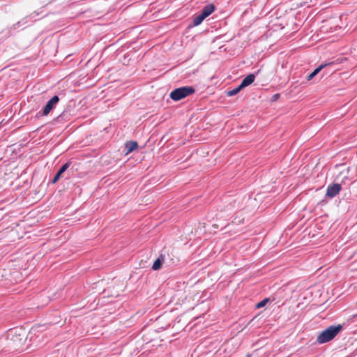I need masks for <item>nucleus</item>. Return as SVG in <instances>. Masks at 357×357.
Returning <instances> with one entry per match:
<instances>
[{
	"mask_svg": "<svg viewBox=\"0 0 357 357\" xmlns=\"http://www.w3.org/2000/svg\"><path fill=\"white\" fill-rule=\"evenodd\" d=\"M215 6L212 3L206 5L200 11V13L204 15V17L206 18L209 16L214 10Z\"/></svg>",
	"mask_w": 357,
	"mask_h": 357,
	"instance_id": "nucleus-7",
	"label": "nucleus"
},
{
	"mask_svg": "<svg viewBox=\"0 0 357 357\" xmlns=\"http://www.w3.org/2000/svg\"><path fill=\"white\" fill-rule=\"evenodd\" d=\"M259 72H260V70H258L255 73H250V74L248 75L241 81V82L240 84L241 86L243 89L246 86H248L252 83H253L255 79L256 75H258Z\"/></svg>",
	"mask_w": 357,
	"mask_h": 357,
	"instance_id": "nucleus-5",
	"label": "nucleus"
},
{
	"mask_svg": "<svg viewBox=\"0 0 357 357\" xmlns=\"http://www.w3.org/2000/svg\"><path fill=\"white\" fill-rule=\"evenodd\" d=\"M195 92L192 86H185L174 89L169 94L170 98L174 101H178Z\"/></svg>",
	"mask_w": 357,
	"mask_h": 357,
	"instance_id": "nucleus-2",
	"label": "nucleus"
},
{
	"mask_svg": "<svg viewBox=\"0 0 357 357\" xmlns=\"http://www.w3.org/2000/svg\"><path fill=\"white\" fill-rule=\"evenodd\" d=\"M342 190V185L340 183H333L327 187L326 196L329 198H333L338 195Z\"/></svg>",
	"mask_w": 357,
	"mask_h": 357,
	"instance_id": "nucleus-4",
	"label": "nucleus"
},
{
	"mask_svg": "<svg viewBox=\"0 0 357 357\" xmlns=\"http://www.w3.org/2000/svg\"><path fill=\"white\" fill-rule=\"evenodd\" d=\"M70 114L66 112V111H64L62 114H61L60 115H59L56 119V121L58 122V123H60L63 121H67L68 120V117H69Z\"/></svg>",
	"mask_w": 357,
	"mask_h": 357,
	"instance_id": "nucleus-12",
	"label": "nucleus"
},
{
	"mask_svg": "<svg viewBox=\"0 0 357 357\" xmlns=\"http://www.w3.org/2000/svg\"><path fill=\"white\" fill-rule=\"evenodd\" d=\"M164 261V256L160 255L159 257H158L153 262L152 265V269L154 271H158L160 269L162 264Z\"/></svg>",
	"mask_w": 357,
	"mask_h": 357,
	"instance_id": "nucleus-9",
	"label": "nucleus"
},
{
	"mask_svg": "<svg viewBox=\"0 0 357 357\" xmlns=\"http://www.w3.org/2000/svg\"><path fill=\"white\" fill-rule=\"evenodd\" d=\"M70 165H71V162H70V161H68V162H66L65 164H63L59 168V169L58 170L56 174L53 177V178H52V180L51 181L52 183H53V184L56 183L59 181L60 177L61 176L62 174H63L69 168Z\"/></svg>",
	"mask_w": 357,
	"mask_h": 357,
	"instance_id": "nucleus-6",
	"label": "nucleus"
},
{
	"mask_svg": "<svg viewBox=\"0 0 357 357\" xmlns=\"http://www.w3.org/2000/svg\"><path fill=\"white\" fill-rule=\"evenodd\" d=\"M23 26L21 24L20 22L18 21L17 22H16L15 24H13V26H11L10 27L8 28L9 29V32L10 33H13L12 31L13 30H16V29H22Z\"/></svg>",
	"mask_w": 357,
	"mask_h": 357,
	"instance_id": "nucleus-14",
	"label": "nucleus"
},
{
	"mask_svg": "<svg viewBox=\"0 0 357 357\" xmlns=\"http://www.w3.org/2000/svg\"><path fill=\"white\" fill-rule=\"evenodd\" d=\"M241 89H243V88L239 84L237 87L234 88V89L227 91V94L228 96H233L236 95L238 93H239V91Z\"/></svg>",
	"mask_w": 357,
	"mask_h": 357,
	"instance_id": "nucleus-13",
	"label": "nucleus"
},
{
	"mask_svg": "<svg viewBox=\"0 0 357 357\" xmlns=\"http://www.w3.org/2000/svg\"><path fill=\"white\" fill-rule=\"evenodd\" d=\"M331 63H332L321 64L317 68H316L310 74H309L307 76L306 80L307 81L312 80L324 68H325L326 66H327L328 65H331Z\"/></svg>",
	"mask_w": 357,
	"mask_h": 357,
	"instance_id": "nucleus-8",
	"label": "nucleus"
},
{
	"mask_svg": "<svg viewBox=\"0 0 357 357\" xmlns=\"http://www.w3.org/2000/svg\"><path fill=\"white\" fill-rule=\"evenodd\" d=\"M20 22L21 24L23 26L22 29H24L25 27H26L29 25V23L30 21H29V17L26 16L24 18H22V20H20Z\"/></svg>",
	"mask_w": 357,
	"mask_h": 357,
	"instance_id": "nucleus-16",
	"label": "nucleus"
},
{
	"mask_svg": "<svg viewBox=\"0 0 357 357\" xmlns=\"http://www.w3.org/2000/svg\"><path fill=\"white\" fill-rule=\"evenodd\" d=\"M39 15V13L37 12V11H34L33 13H32L31 14L27 15V17H29V21H36V17L38 16Z\"/></svg>",
	"mask_w": 357,
	"mask_h": 357,
	"instance_id": "nucleus-17",
	"label": "nucleus"
},
{
	"mask_svg": "<svg viewBox=\"0 0 357 357\" xmlns=\"http://www.w3.org/2000/svg\"><path fill=\"white\" fill-rule=\"evenodd\" d=\"M204 19L206 18L204 17V15L199 13L193 18L192 26H196L199 25L204 21Z\"/></svg>",
	"mask_w": 357,
	"mask_h": 357,
	"instance_id": "nucleus-11",
	"label": "nucleus"
},
{
	"mask_svg": "<svg viewBox=\"0 0 357 357\" xmlns=\"http://www.w3.org/2000/svg\"><path fill=\"white\" fill-rule=\"evenodd\" d=\"M269 301V298H266L264 299H263L262 301H259V303H257L256 304V308H261L263 307H264L267 303Z\"/></svg>",
	"mask_w": 357,
	"mask_h": 357,
	"instance_id": "nucleus-15",
	"label": "nucleus"
},
{
	"mask_svg": "<svg viewBox=\"0 0 357 357\" xmlns=\"http://www.w3.org/2000/svg\"><path fill=\"white\" fill-rule=\"evenodd\" d=\"M343 326L341 324L331 325L321 331L317 336V342L319 344H324L331 341L335 337L342 331Z\"/></svg>",
	"mask_w": 357,
	"mask_h": 357,
	"instance_id": "nucleus-1",
	"label": "nucleus"
},
{
	"mask_svg": "<svg viewBox=\"0 0 357 357\" xmlns=\"http://www.w3.org/2000/svg\"><path fill=\"white\" fill-rule=\"evenodd\" d=\"M59 101V98L58 96H54L51 98L45 105L43 109L41 112L38 113V116H47L50 114V112L56 107V104Z\"/></svg>",
	"mask_w": 357,
	"mask_h": 357,
	"instance_id": "nucleus-3",
	"label": "nucleus"
},
{
	"mask_svg": "<svg viewBox=\"0 0 357 357\" xmlns=\"http://www.w3.org/2000/svg\"><path fill=\"white\" fill-rule=\"evenodd\" d=\"M278 97H279V94H275V95L273 96V98H274V100H276Z\"/></svg>",
	"mask_w": 357,
	"mask_h": 357,
	"instance_id": "nucleus-19",
	"label": "nucleus"
},
{
	"mask_svg": "<svg viewBox=\"0 0 357 357\" xmlns=\"http://www.w3.org/2000/svg\"><path fill=\"white\" fill-rule=\"evenodd\" d=\"M13 333V331H9L8 336H10Z\"/></svg>",
	"mask_w": 357,
	"mask_h": 357,
	"instance_id": "nucleus-20",
	"label": "nucleus"
},
{
	"mask_svg": "<svg viewBox=\"0 0 357 357\" xmlns=\"http://www.w3.org/2000/svg\"><path fill=\"white\" fill-rule=\"evenodd\" d=\"M137 146H138V144L135 141H130L126 144V148L127 149L128 153H130V152L133 151L134 150H135L137 148Z\"/></svg>",
	"mask_w": 357,
	"mask_h": 357,
	"instance_id": "nucleus-10",
	"label": "nucleus"
},
{
	"mask_svg": "<svg viewBox=\"0 0 357 357\" xmlns=\"http://www.w3.org/2000/svg\"><path fill=\"white\" fill-rule=\"evenodd\" d=\"M20 339L18 338V337H16L15 340H13V346H14V349L15 350H17V349H16L15 347L19 344L20 342Z\"/></svg>",
	"mask_w": 357,
	"mask_h": 357,
	"instance_id": "nucleus-18",
	"label": "nucleus"
}]
</instances>
